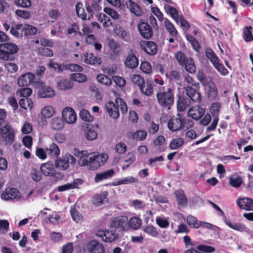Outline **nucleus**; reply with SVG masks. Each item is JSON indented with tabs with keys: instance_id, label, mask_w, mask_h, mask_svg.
Masks as SVG:
<instances>
[{
	"instance_id": "4be33fe9",
	"label": "nucleus",
	"mask_w": 253,
	"mask_h": 253,
	"mask_svg": "<svg viewBox=\"0 0 253 253\" xmlns=\"http://www.w3.org/2000/svg\"><path fill=\"white\" fill-rule=\"evenodd\" d=\"M55 167L51 163L43 164L41 167V171L46 176H52L56 172Z\"/></svg>"
},
{
	"instance_id": "2eb2a0df",
	"label": "nucleus",
	"mask_w": 253,
	"mask_h": 253,
	"mask_svg": "<svg viewBox=\"0 0 253 253\" xmlns=\"http://www.w3.org/2000/svg\"><path fill=\"white\" fill-rule=\"evenodd\" d=\"M111 226L120 228L123 231H127V217L126 216H120L114 218Z\"/></svg>"
},
{
	"instance_id": "6ab92c4d",
	"label": "nucleus",
	"mask_w": 253,
	"mask_h": 253,
	"mask_svg": "<svg viewBox=\"0 0 253 253\" xmlns=\"http://www.w3.org/2000/svg\"><path fill=\"white\" fill-rule=\"evenodd\" d=\"M38 95L41 98H51L55 95V91L52 87L42 84L39 89Z\"/></svg>"
},
{
	"instance_id": "a878e982",
	"label": "nucleus",
	"mask_w": 253,
	"mask_h": 253,
	"mask_svg": "<svg viewBox=\"0 0 253 253\" xmlns=\"http://www.w3.org/2000/svg\"><path fill=\"white\" fill-rule=\"evenodd\" d=\"M56 87L58 90H69L73 87V83L67 79H61L56 83Z\"/></svg>"
},
{
	"instance_id": "aec40b11",
	"label": "nucleus",
	"mask_w": 253,
	"mask_h": 253,
	"mask_svg": "<svg viewBox=\"0 0 253 253\" xmlns=\"http://www.w3.org/2000/svg\"><path fill=\"white\" fill-rule=\"evenodd\" d=\"M138 29L141 35L145 39H150L153 35L151 27L146 23L142 22L138 24Z\"/></svg>"
},
{
	"instance_id": "dca6fc26",
	"label": "nucleus",
	"mask_w": 253,
	"mask_h": 253,
	"mask_svg": "<svg viewBox=\"0 0 253 253\" xmlns=\"http://www.w3.org/2000/svg\"><path fill=\"white\" fill-rule=\"evenodd\" d=\"M35 76L31 73H27L21 76L18 79V84L19 86H28L34 83Z\"/></svg>"
},
{
	"instance_id": "c9c22d12",
	"label": "nucleus",
	"mask_w": 253,
	"mask_h": 253,
	"mask_svg": "<svg viewBox=\"0 0 253 253\" xmlns=\"http://www.w3.org/2000/svg\"><path fill=\"white\" fill-rule=\"evenodd\" d=\"M225 224L230 228L240 232H245L248 230L247 228L242 223L234 222L230 220H226Z\"/></svg>"
},
{
	"instance_id": "c03bdc74",
	"label": "nucleus",
	"mask_w": 253,
	"mask_h": 253,
	"mask_svg": "<svg viewBox=\"0 0 253 253\" xmlns=\"http://www.w3.org/2000/svg\"><path fill=\"white\" fill-rule=\"evenodd\" d=\"M175 195L176 198L177 203L179 206H185L187 204V200L185 197L184 192L182 190H177L175 192Z\"/></svg>"
},
{
	"instance_id": "2f4dec72",
	"label": "nucleus",
	"mask_w": 253,
	"mask_h": 253,
	"mask_svg": "<svg viewBox=\"0 0 253 253\" xmlns=\"http://www.w3.org/2000/svg\"><path fill=\"white\" fill-rule=\"evenodd\" d=\"M114 174L115 172L112 169L96 173L94 177V181L96 183L99 182L103 180L111 178Z\"/></svg>"
},
{
	"instance_id": "58836bf2",
	"label": "nucleus",
	"mask_w": 253,
	"mask_h": 253,
	"mask_svg": "<svg viewBox=\"0 0 253 253\" xmlns=\"http://www.w3.org/2000/svg\"><path fill=\"white\" fill-rule=\"evenodd\" d=\"M108 195V193L107 191H104L100 194L95 195L92 200L93 204L97 206L101 205L104 202L107 201Z\"/></svg>"
},
{
	"instance_id": "f03ea898",
	"label": "nucleus",
	"mask_w": 253,
	"mask_h": 253,
	"mask_svg": "<svg viewBox=\"0 0 253 253\" xmlns=\"http://www.w3.org/2000/svg\"><path fill=\"white\" fill-rule=\"evenodd\" d=\"M32 193V192L30 191L28 194H22L15 188L8 187L2 192L0 197L4 201L20 202L27 199Z\"/></svg>"
},
{
	"instance_id": "f3484780",
	"label": "nucleus",
	"mask_w": 253,
	"mask_h": 253,
	"mask_svg": "<svg viewBox=\"0 0 253 253\" xmlns=\"http://www.w3.org/2000/svg\"><path fill=\"white\" fill-rule=\"evenodd\" d=\"M56 113V108L52 105H47L41 110L40 115L42 119H48L54 116Z\"/></svg>"
},
{
	"instance_id": "20e7f679",
	"label": "nucleus",
	"mask_w": 253,
	"mask_h": 253,
	"mask_svg": "<svg viewBox=\"0 0 253 253\" xmlns=\"http://www.w3.org/2000/svg\"><path fill=\"white\" fill-rule=\"evenodd\" d=\"M165 12L169 15L177 24H180V26L184 29H188L189 25L182 14L179 15L176 9L169 5L166 4L164 6Z\"/></svg>"
},
{
	"instance_id": "f704fd0d",
	"label": "nucleus",
	"mask_w": 253,
	"mask_h": 253,
	"mask_svg": "<svg viewBox=\"0 0 253 253\" xmlns=\"http://www.w3.org/2000/svg\"><path fill=\"white\" fill-rule=\"evenodd\" d=\"M147 135V133L144 130H138L134 133L128 132L127 136L130 138L137 140H143Z\"/></svg>"
},
{
	"instance_id": "cd10ccee",
	"label": "nucleus",
	"mask_w": 253,
	"mask_h": 253,
	"mask_svg": "<svg viewBox=\"0 0 253 253\" xmlns=\"http://www.w3.org/2000/svg\"><path fill=\"white\" fill-rule=\"evenodd\" d=\"M142 48L144 51L150 55H154L157 52V46L152 42H144L141 44Z\"/></svg>"
},
{
	"instance_id": "052dcab7",
	"label": "nucleus",
	"mask_w": 253,
	"mask_h": 253,
	"mask_svg": "<svg viewBox=\"0 0 253 253\" xmlns=\"http://www.w3.org/2000/svg\"><path fill=\"white\" fill-rule=\"evenodd\" d=\"M130 79L132 82L137 84L140 87L142 84H144V79L139 75L133 74L130 76Z\"/></svg>"
},
{
	"instance_id": "39448f33",
	"label": "nucleus",
	"mask_w": 253,
	"mask_h": 253,
	"mask_svg": "<svg viewBox=\"0 0 253 253\" xmlns=\"http://www.w3.org/2000/svg\"><path fill=\"white\" fill-rule=\"evenodd\" d=\"M76 159L69 153H66L61 157H57L54 161V166L60 170H65L69 167V164L74 165Z\"/></svg>"
},
{
	"instance_id": "69168bd1",
	"label": "nucleus",
	"mask_w": 253,
	"mask_h": 253,
	"mask_svg": "<svg viewBox=\"0 0 253 253\" xmlns=\"http://www.w3.org/2000/svg\"><path fill=\"white\" fill-rule=\"evenodd\" d=\"M112 80L116 84L120 87H123L126 85V80L124 78L119 76H114Z\"/></svg>"
},
{
	"instance_id": "680f3d73",
	"label": "nucleus",
	"mask_w": 253,
	"mask_h": 253,
	"mask_svg": "<svg viewBox=\"0 0 253 253\" xmlns=\"http://www.w3.org/2000/svg\"><path fill=\"white\" fill-rule=\"evenodd\" d=\"M32 92V89L29 87H25L18 89L17 91V94L21 97L28 98L31 95Z\"/></svg>"
},
{
	"instance_id": "49530a36",
	"label": "nucleus",
	"mask_w": 253,
	"mask_h": 253,
	"mask_svg": "<svg viewBox=\"0 0 253 253\" xmlns=\"http://www.w3.org/2000/svg\"><path fill=\"white\" fill-rule=\"evenodd\" d=\"M48 155L53 157H57L60 155V150L59 147L55 143H52L46 149Z\"/></svg>"
},
{
	"instance_id": "de8ad7c7",
	"label": "nucleus",
	"mask_w": 253,
	"mask_h": 253,
	"mask_svg": "<svg viewBox=\"0 0 253 253\" xmlns=\"http://www.w3.org/2000/svg\"><path fill=\"white\" fill-rule=\"evenodd\" d=\"M142 230L152 237H156L158 235L157 228L152 225H147L142 228Z\"/></svg>"
},
{
	"instance_id": "a18cd8bd",
	"label": "nucleus",
	"mask_w": 253,
	"mask_h": 253,
	"mask_svg": "<svg viewBox=\"0 0 253 253\" xmlns=\"http://www.w3.org/2000/svg\"><path fill=\"white\" fill-rule=\"evenodd\" d=\"M37 32V28L33 26L28 24L21 25V34L34 35Z\"/></svg>"
},
{
	"instance_id": "8fccbe9b",
	"label": "nucleus",
	"mask_w": 253,
	"mask_h": 253,
	"mask_svg": "<svg viewBox=\"0 0 253 253\" xmlns=\"http://www.w3.org/2000/svg\"><path fill=\"white\" fill-rule=\"evenodd\" d=\"M229 183L232 186L238 188L242 183V179L240 176L233 174L229 177Z\"/></svg>"
},
{
	"instance_id": "f8f14e48",
	"label": "nucleus",
	"mask_w": 253,
	"mask_h": 253,
	"mask_svg": "<svg viewBox=\"0 0 253 253\" xmlns=\"http://www.w3.org/2000/svg\"><path fill=\"white\" fill-rule=\"evenodd\" d=\"M108 156L105 153H101L99 154H91L90 158L91 162V167L93 169L103 166L107 161Z\"/></svg>"
},
{
	"instance_id": "09e8293b",
	"label": "nucleus",
	"mask_w": 253,
	"mask_h": 253,
	"mask_svg": "<svg viewBox=\"0 0 253 253\" xmlns=\"http://www.w3.org/2000/svg\"><path fill=\"white\" fill-rule=\"evenodd\" d=\"M70 80L79 83H82L87 81V77L82 73H73L70 76Z\"/></svg>"
},
{
	"instance_id": "37998d69",
	"label": "nucleus",
	"mask_w": 253,
	"mask_h": 253,
	"mask_svg": "<svg viewBox=\"0 0 253 253\" xmlns=\"http://www.w3.org/2000/svg\"><path fill=\"white\" fill-rule=\"evenodd\" d=\"M182 66L184 67L185 70L191 74L196 72V67L193 59L191 57L187 58V61Z\"/></svg>"
},
{
	"instance_id": "f257e3e1",
	"label": "nucleus",
	"mask_w": 253,
	"mask_h": 253,
	"mask_svg": "<svg viewBox=\"0 0 253 253\" xmlns=\"http://www.w3.org/2000/svg\"><path fill=\"white\" fill-rule=\"evenodd\" d=\"M119 108H120L122 113H125L127 111L126 104L120 97H116L115 102L109 101L105 105L106 111L110 117L114 119H117L120 116Z\"/></svg>"
},
{
	"instance_id": "c85d7f7f",
	"label": "nucleus",
	"mask_w": 253,
	"mask_h": 253,
	"mask_svg": "<svg viewBox=\"0 0 253 253\" xmlns=\"http://www.w3.org/2000/svg\"><path fill=\"white\" fill-rule=\"evenodd\" d=\"M83 180L80 179H75L71 183H68L58 187L59 191H64L75 188H79V186L82 184Z\"/></svg>"
},
{
	"instance_id": "0eeeda50",
	"label": "nucleus",
	"mask_w": 253,
	"mask_h": 253,
	"mask_svg": "<svg viewBox=\"0 0 253 253\" xmlns=\"http://www.w3.org/2000/svg\"><path fill=\"white\" fill-rule=\"evenodd\" d=\"M205 55L221 75L225 76L228 74V70L222 64L220 63L219 58L211 49L207 48L205 51Z\"/></svg>"
},
{
	"instance_id": "72a5a7b5",
	"label": "nucleus",
	"mask_w": 253,
	"mask_h": 253,
	"mask_svg": "<svg viewBox=\"0 0 253 253\" xmlns=\"http://www.w3.org/2000/svg\"><path fill=\"white\" fill-rule=\"evenodd\" d=\"M141 225L142 220L138 217L134 216L131 217L129 220L127 219V230L129 229L137 230Z\"/></svg>"
},
{
	"instance_id": "a211bd4d",
	"label": "nucleus",
	"mask_w": 253,
	"mask_h": 253,
	"mask_svg": "<svg viewBox=\"0 0 253 253\" xmlns=\"http://www.w3.org/2000/svg\"><path fill=\"white\" fill-rule=\"evenodd\" d=\"M96 235L102 238V240L105 242H112L117 238V235L112 231L98 230Z\"/></svg>"
},
{
	"instance_id": "bf43d9fd",
	"label": "nucleus",
	"mask_w": 253,
	"mask_h": 253,
	"mask_svg": "<svg viewBox=\"0 0 253 253\" xmlns=\"http://www.w3.org/2000/svg\"><path fill=\"white\" fill-rule=\"evenodd\" d=\"M32 130V125L28 121H25L21 128L22 133L25 134H28L31 133Z\"/></svg>"
},
{
	"instance_id": "412c9836",
	"label": "nucleus",
	"mask_w": 253,
	"mask_h": 253,
	"mask_svg": "<svg viewBox=\"0 0 253 253\" xmlns=\"http://www.w3.org/2000/svg\"><path fill=\"white\" fill-rule=\"evenodd\" d=\"M139 181L138 178L132 176H128L118 179L117 180L113 181L111 185L114 186H117L121 185L131 184L137 183Z\"/></svg>"
},
{
	"instance_id": "6e6d98bb",
	"label": "nucleus",
	"mask_w": 253,
	"mask_h": 253,
	"mask_svg": "<svg viewBox=\"0 0 253 253\" xmlns=\"http://www.w3.org/2000/svg\"><path fill=\"white\" fill-rule=\"evenodd\" d=\"M80 117L84 121L90 122L93 121V117L92 116L89 112L85 109H83L80 111Z\"/></svg>"
},
{
	"instance_id": "864d4df0",
	"label": "nucleus",
	"mask_w": 253,
	"mask_h": 253,
	"mask_svg": "<svg viewBox=\"0 0 253 253\" xmlns=\"http://www.w3.org/2000/svg\"><path fill=\"white\" fill-rule=\"evenodd\" d=\"M109 46L112 51L116 54H118L121 51L120 44L114 40H110L108 43Z\"/></svg>"
},
{
	"instance_id": "e433bc0d",
	"label": "nucleus",
	"mask_w": 253,
	"mask_h": 253,
	"mask_svg": "<svg viewBox=\"0 0 253 253\" xmlns=\"http://www.w3.org/2000/svg\"><path fill=\"white\" fill-rule=\"evenodd\" d=\"M164 26L169 35L173 38L176 37L178 32L173 23L169 19L166 18L164 19Z\"/></svg>"
},
{
	"instance_id": "b1692460",
	"label": "nucleus",
	"mask_w": 253,
	"mask_h": 253,
	"mask_svg": "<svg viewBox=\"0 0 253 253\" xmlns=\"http://www.w3.org/2000/svg\"><path fill=\"white\" fill-rule=\"evenodd\" d=\"M239 207L246 211H253V200L249 198H241L237 201Z\"/></svg>"
},
{
	"instance_id": "9b49d317",
	"label": "nucleus",
	"mask_w": 253,
	"mask_h": 253,
	"mask_svg": "<svg viewBox=\"0 0 253 253\" xmlns=\"http://www.w3.org/2000/svg\"><path fill=\"white\" fill-rule=\"evenodd\" d=\"M184 124V118L179 114L171 117L168 123V128L173 131L180 130Z\"/></svg>"
},
{
	"instance_id": "9d476101",
	"label": "nucleus",
	"mask_w": 253,
	"mask_h": 253,
	"mask_svg": "<svg viewBox=\"0 0 253 253\" xmlns=\"http://www.w3.org/2000/svg\"><path fill=\"white\" fill-rule=\"evenodd\" d=\"M84 250L88 253H105L103 245L96 240H91L84 246Z\"/></svg>"
},
{
	"instance_id": "c756f323",
	"label": "nucleus",
	"mask_w": 253,
	"mask_h": 253,
	"mask_svg": "<svg viewBox=\"0 0 253 253\" xmlns=\"http://www.w3.org/2000/svg\"><path fill=\"white\" fill-rule=\"evenodd\" d=\"M186 92L187 96L193 102H200L201 99L200 93L191 86H188L186 87Z\"/></svg>"
},
{
	"instance_id": "3c124183",
	"label": "nucleus",
	"mask_w": 253,
	"mask_h": 253,
	"mask_svg": "<svg viewBox=\"0 0 253 253\" xmlns=\"http://www.w3.org/2000/svg\"><path fill=\"white\" fill-rule=\"evenodd\" d=\"M96 80L100 84L106 86H110L112 84V80L103 74H99L96 77Z\"/></svg>"
},
{
	"instance_id": "423d86ee",
	"label": "nucleus",
	"mask_w": 253,
	"mask_h": 253,
	"mask_svg": "<svg viewBox=\"0 0 253 253\" xmlns=\"http://www.w3.org/2000/svg\"><path fill=\"white\" fill-rule=\"evenodd\" d=\"M19 50L18 46L13 43L6 42L0 44V59L8 60L10 55L16 53Z\"/></svg>"
},
{
	"instance_id": "4468645a",
	"label": "nucleus",
	"mask_w": 253,
	"mask_h": 253,
	"mask_svg": "<svg viewBox=\"0 0 253 253\" xmlns=\"http://www.w3.org/2000/svg\"><path fill=\"white\" fill-rule=\"evenodd\" d=\"M139 64L138 59L136 57L134 51L130 50L124 60V65L129 69L136 68Z\"/></svg>"
},
{
	"instance_id": "1a4fd4ad",
	"label": "nucleus",
	"mask_w": 253,
	"mask_h": 253,
	"mask_svg": "<svg viewBox=\"0 0 253 253\" xmlns=\"http://www.w3.org/2000/svg\"><path fill=\"white\" fill-rule=\"evenodd\" d=\"M61 117L64 122L68 125H73L77 120L76 112L71 107H66L62 109Z\"/></svg>"
},
{
	"instance_id": "393cba45",
	"label": "nucleus",
	"mask_w": 253,
	"mask_h": 253,
	"mask_svg": "<svg viewBox=\"0 0 253 253\" xmlns=\"http://www.w3.org/2000/svg\"><path fill=\"white\" fill-rule=\"evenodd\" d=\"M205 113V109L200 107L199 106H196L189 110L188 115L193 119L197 120L201 118L204 115Z\"/></svg>"
},
{
	"instance_id": "338daca9",
	"label": "nucleus",
	"mask_w": 253,
	"mask_h": 253,
	"mask_svg": "<svg viewBox=\"0 0 253 253\" xmlns=\"http://www.w3.org/2000/svg\"><path fill=\"white\" fill-rule=\"evenodd\" d=\"M54 140L58 143L62 144L66 141L67 138L65 134L61 132H56L54 135Z\"/></svg>"
},
{
	"instance_id": "4d7b16f0",
	"label": "nucleus",
	"mask_w": 253,
	"mask_h": 253,
	"mask_svg": "<svg viewBox=\"0 0 253 253\" xmlns=\"http://www.w3.org/2000/svg\"><path fill=\"white\" fill-rule=\"evenodd\" d=\"M175 57L180 65H183L187 61V58L186 55L181 51H178L175 54Z\"/></svg>"
},
{
	"instance_id": "5701e85b",
	"label": "nucleus",
	"mask_w": 253,
	"mask_h": 253,
	"mask_svg": "<svg viewBox=\"0 0 253 253\" xmlns=\"http://www.w3.org/2000/svg\"><path fill=\"white\" fill-rule=\"evenodd\" d=\"M84 133L85 138L89 141L96 139L98 136L97 131L95 129L94 126L91 125L86 126L84 128Z\"/></svg>"
},
{
	"instance_id": "4c0bfd02",
	"label": "nucleus",
	"mask_w": 253,
	"mask_h": 253,
	"mask_svg": "<svg viewBox=\"0 0 253 253\" xmlns=\"http://www.w3.org/2000/svg\"><path fill=\"white\" fill-rule=\"evenodd\" d=\"M206 89L209 98L213 99L217 95V88L213 82L209 83L206 86Z\"/></svg>"
},
{
	"instance_id": "e2e57ef3",
	"label": "nucleus",
	"mask_w": 253,
	"mask_h": 253,
	"mask_svg": "<svg viewBox=\"0 0 253 253\" xmlns=\"http://www.w3.org/2000/svg\"><path fill=\"white\" fill-rule=\"evenodd\" d=\"M70 213L74 221L78 223L82 220L83 217L82 215L76 211L73 207H72L70 210Z\"/></svg>"
},
{
	"instance_id": "7ed1b4c3",
	"label": "nucleus",
	"mask_w": 253,
	"mask_h": 253,
	"mask_svg": "<svg viewBox=\"0 0 253 253\" xmlns=\"http://www.w3.org/2000/svg\"><path fill=\"white\" fill-rule=\"evenodd\" d=\"M0 134L7 144H11L15 140L14 131L4 119H0Z\"/></svg>"
},
{
	"instance_id": "a19ab883",
	"label": "nucleus",
	"mask_w": 253,
	"mask_h": 253,
	"mask_svg": "<svg viewBox=\"0 0 253 253\" xmlns=\"http://www.w3.org/2000/svg\"><path fill=\"white\" fill-rule=\"evenodd\" d=\"M20 106L24 110H32L34 106V103L31 99L24 98L21 99L19 101Z\"/></svg>"
},
{
	"instance_id": "7c9ffc66",
	"label": "nucleus",
	"mask_w": 253,
	"mask_h": 253,
	"mask_svg": "<svg viewBox=\"0 0 253 253\" xmlns=\"http://www.w3.org/2000/svg\"><path fill=\"white\" fill-rule=\"evenodd\" d=\"M51 128L55 130H61L64 127V122L58 117H53L49 123Z\"/></svg>"
},
{
	"instance_id": "ddd939ff",
	"label": "nucleus",
	"mask_w": 253,
	"mask_h": 253,
	"mask_svg": "<svg viewBox=\"0 0 253 253\" xmlns=\"http://www.w3.org/2000/svg\"><path fill=\"white\" fill-rule=\"evenodd\" d=\"M75 156L79 159L78 163L80 166H89L91 167V153H89L87 151H76L75 152Z\"/></svg>"
},
{
	"instance_id": "603ef678",
	"label": "nucleus",
	"mask_w": 253,
	"mask_h": 253,
	"mask_svg": "<svg viewBox=\"0 0 253 253\" xmlns=\"http://www.w3.org/2000/svg\"><path fill=\"white\" fill-rule=\"evenodd\" d=\"M187 224L194 228H199V221H198L197 218L193 215H188L186 218Z\"/></svg>"
},
{
	"instance_id": "774afa93",
	"label": "nucleus",
	"mask_w": 253,
	"mask_h": 253,
	"mask_svg": "<svg viewBox=\"0 0 253 253\" xmlns=\"http://www.w3.org/2000/svg\"><path fill=\"white\" fill-rule=\"evenodd\" d=\"M197 250L206 253H211L215 251V249L213 247L204 245L198 246Z\"/></svg>"
},
{
	"instance_id": "6e6552de",
	"label": "nucleus",
	"mask_w": 253,
	"mask_h": 253,
	"mask_svg": "<svg viewBox=\"0 0 253 253\" xmlns=\"http://www.w3.org/2000/svg\"><path fill=\"white\" fill-rule=\"evenodd\" d=\"M157 98L159 104L163 106H168L173 103L174 95L170 88L164 91L160 89L157 93Z\"/></svg>"
},
{
	"instance_id": "473e14b6",
	"label": "nucleus",
	"mask_w": 253,
	"mask_h": 253,
	"mask_svg": "<svg viewBox=\"0 0 253 253\" xmlns=\"http://www.w3.org/2000/svg\"><path fill=\"white\" fill-rule=\"evenodd\" d=\"M126 5L129 10L135 15L140 16L142 14V10L140 7L132 0H128L126 1Z\"/></svg>"
},
{
	"instance_id": "bb28decb",
	"label": "nucleus",
	"mask_w": 253,
	"mask_h": 253,
	"mask_svg": "<svg viewBox=\"0 0 253 253\" xmlns=\"http://www.w3.org/2000/svg\"><path fill=\"white\" fill-rule=\"evenodd\" d=\"M82 59L84 63L88 64H100L101 63V58L94 56L92 53H85L82 57Z\"/></svg>"
},
{
	"instance_id": "5fc2aeb1",
	"label": "nucleus",
	"mask_w": 253,
	"mask_h": 253,
	"mask_svg": "<svg viewBox=\"0 0 253 253\" xmlns=\"http://www.w3.org/2000/svg\"><path fill=\"white\" fill-rule=\"evenodd\" d=\"M184 143V140L183 138L178 137L173 139L170 143V147L171 149H177Z\"/></svg>"
},
{
	"instance_id": "79ce46f5",
	"label": "nucleus",
	"mask_w": 253,
	"mask_h": 253,
	"mask_svg": "<svg viewBox=\"0 0 253 253\" xmlns=\"http://www.w3.org/2000/svg\"><path fill=\"white\" fill-rule=\"evenodd\" d=\"M139 88L143 94L147 96L151 95L153 92L152 84L148 81L144 82V84L139 87Z\"/></svg>"
},
{
	"instance_id": "ea45409f",
	"label": "nucleus",
	"mask_w": 253,
	"mask_h": 253,
	"mask_svg": "<svg viewBox=\"0 0 253 253\" xmlns=\"http://www.w3.org/2000/svg\"><path fill=\"white\" fill-rule=\"evenodd\" d=\"M76 10L77 15L84 20L89 19L90 16L87 15V12L84 9L83 5L81 3H78L76 5Z\"/></svg>"
},
{
	"instance_id": "0e129e2a",
	"label": "nucleus",
	"mask_w": 253,
	"mask_h": 253,
	"mask_svg": "<svg viewBox=\"0 0 253 253\" xmlns=\"http://www.w3.org/2000/svg\"><path fill=\"white\" fill-rule=\"evenodd\" d=\"M114 33L119 38L125 39L126 36V32L125 29L120 26H117L114 28Z\"/></svg>"
},
{
	"instance_id": "13d9d810",
	"label": "nucleus",
	"mask_w": 253,
	"mask_h": 253,
	"mask_svg": "<svg viewBox=\"0 0 253 253\" xmlns=\"http://www.w3.org/2000/svg\"><path fill=\"white\" fill-rule=\"evenodd\" d=\"M156 222L161 228H165L169 225L168 218L164 217H157Z\"/></svg>"
}]
</instances>
